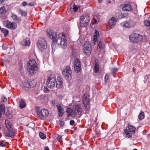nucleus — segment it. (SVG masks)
<instances>
[{"instance_id": "obj_1", "label": "nucleus", "mask_w": 150, "mask_h": 150, "mask_svg": "<svg viewBox=\"0 0 150 150\" xmlns=\"http://www.w3.org/2000/svg\"><path fill=\"white\" fill-rule=\"evenodd\" d=\"M36 63L35 60L33 59L30 60L28 63V70L29 73L33 75L36 73L38 69L36 65Z\"/></svg>"}, {"instance_id": "obj_2", "label": "nucleus", "mask_w": 150, "mask_h": 150, "mask_svg": "<svg viewBox=\"0 0 150 150\" xmlns=\"http://www.w3.org/2000/svg\"><path fill=\"white\" fill-rule=\"evenodd\" d=\"M67 41L66 37L63 33L61 36H59L57 39L55 43H57L59 47L62 48H65L67 46Z\"/></svg>"}, {"instance_id": "obj_3", "label": "nucleus", "mask_w": 150, "mask_h": 150, "mask_svg": "<svg viewBox=\"0 0 150 150\" xmlns=\"http://www.w3.org/2000/svg\"><path fill=\"white\" fill-rule=\"evenodd\" d=\"M90 18L88 14L83 15L79 18V24L81 27H86L89 23Z\"/></svg>"}, {"instance_id": "obj_4", "label": "nucleus", "mask_w": 150, "mask_h": 150, "mask_svg": "<svg viewBox=\"0 0 150 150\" xmlns=\"http://www.w3.org/2000/svg\"><path fill=\"white\" fill-rule=\"evenodd\" d=\"M129 38L131 42L136 43L142 41L143 36L137 33H133L129 36Z\"/></svg>"}, {"instance_id": "obj_5", "label": "nucleus", "mask_w": 150, "mask_h": 150, "mask_svg": "<svg viewBox=\"0 0 150 150\" xmlns=\"http://www.w3.org/2000/svg\"><path fill=\"white\" fill-rule=\"evenodd\" d=\"M47 35L52 40L53 43H54L57 39L59 36V34L52 30H49L47 32Z\"/></svg>"}, {"instance_id": "obj_6", "label": "nucleus", "mask_w": 150, "mask_h": 150, "mask_svg": "<svg viewBox=\"0 0 150 150\" xmlns=\"http://www.w3.org/2000/svg\"><path fill=\"white\" fill-rule=\"evenodd\" d=\"M56 82V77L54 75H50L48 77L47 85L50 88H53L55 85Z\"/></svg>"}, {"instance_id": "obj_7", "label": "nucleus", "mask_w": 150, "mask_h": 150, "mask_svg": "<svg viewBox=\"0 0 150 150\" xmlns=\"http://www.w3.org/2000/svg\"><path fill=\"white\" fill-rule=\"evenodd\" d=\"M4 26L9 29L14 30L17 27V24L15 22H11L8 20H6L4 22Z\"/></svg>"}, {"instance_id": "obj_8", "label": "nucleus", "mask_w": 150, "mask_h": 150, "mask_svg": "<svg viewBox=\"0 0 150 150\" xmlns=\"http://www.w3.org/2000/svg\"><path fill=\"white\" fill-rule=\"evenodd\" d=\"M71 73L70 68L67 66L63 71L62 74L65 79L69 80L71 79Z\"/></svg>"}, {"instance_id": "obj_9", "label": "nucleus", "mask_w": 150, "mask_h": 150, "mask_svg": "<svg viewBox=\"0 0 150 150\" xmlns=\"http://www.w3.org/2000/svg\"><path fill=\"white\" fill-rule=\"evenodd\" d=\"M81 62L78 58H76L74 61V69L75 72L79 73L81 70Z\"/></svg>"}, {"instance_id": "obj_10", "label": "nucleus", "mask_w": 150, "mask_h": 150, "mask_svg": "<svg viewBox=\"0 0 150 150\" xmlns=\"http://www.w3.org/2000/svg\"><path fill=\"white\" fill-rule=\"evenodd\" d=\"M37 45L39 49L42 51L47 47L46 41L44 39L41 38L38 41Z\"/></svg>"}, {"instance_id": "obj_11", "label": "nucleus", "mask_w": 150, "mask_h": 150, "mask_svg": "<svg viewBox=\"0 0 150 150\" xmlns=\"http://www.w3.org/2000/svg\"><path fill=\"white\" fill-rule=\"evenodd\" d=\"M37 113L38 116L41 119L47 117L49 114L48 111L45 109H42L40 111L37 110Z\"/></svg>"}, {"instance_id": "obj_12", "label": "nucleus", "mask_w": 150, "mask_h": 150, "mask_svg": "<svg viewBox=\"0 0 150 150\" xmlns=\"http://www.w3.org/2000/svg\"><path fill=\"white\" fill-rule=\"evenodd\" d=\"M91 46L88 42H85L83 46V49L85 53L87 55L90 54L91 50Z\"/></svg>"}, {"instance_id": "obj_13", "label": "nucleus", "mask_w": 150, "mask_h": 150, "mask_svg": "<svg viewBox=\"0 0 150 150\" xmlns=\"http://www.w3.org/2000/svg\"><path fill=\"white\" fill-rule=\"evenodd\" d=\"M15 134V130L13 129V128L8 129L7 132L5 133V135L6 136L11 138L13 137Z\"/></svg>"}, {"instance_id": "obj_14", "label": "nucleus", "mask_w": 150, "mask_h": 150, "mask_svg": "<svg viewBox=\"0 0 150 150\" xmlns=\"http://www.w3.org/2000/svg\"><path fill=\"white\" fill-rule=\"evenodd\" d=\"M121 25L123 27L131 28L134 26V23L133 21L130 20L128 21L125 22L124 23H122Z\"/></svg>"}, {"instance_id": "obj_15", "label": "nucleus", "mask_w": 150, "mask_h": 150, "mask_svg": "<svg viewBox=\"0 0 150 150\" xmlns=\"http://www.w3.org/2000/svg\"><path fill=\"white\" fill-rule=\"evenodd\" d=\"M117 21V19L115 18L112 17L108 21L109 26L111 27V28H113L115 25L116 22Z\"/></svg>"}, {"instance_id": "obj_16", "label": "nucleus", "mask_w": 150, "mask_h": 150, "mask_svg": "<svg viewBox=\"0 0 150 150\" xmlns=\"http://www.w3.org/2000/svg\"><path fill=\"white\" fill-rule=\"evenodd\" d=\"M67 117H69L70 116H72L73 115H77V112L76 111H74L70 108H67Z\"/></svg>"}, {"instance_id": "obj_17", "label": "nucleus", "mask_w": 150, "mask_h": 150, "mask_svg": "<svg viewBox=\"0 0 150 150\" xmlns=\"http://www.w3.org/2000/svg\"><path fill=\"white\" fill-rule=\"evenodd\" d=\"M99 37V33L98 31L95 30V32L94 33L93 42L94 45L96 44V42L97 41V39Z\"/></svg>"}, {"instance_id": "obj_18", "label": "nucleus", "mask_w": 150, "mask_h": 150, "mask_svg": "<svg viewBox=\"0 0 150 150\" xmlns=\"http://www.w3.org/2000/svg\"><path fill=\"white\" fill-rule=\"evenodd\" d=\"M35 85L36 84L34 83V81H31L25 83L24 84V86L27 88H30L34 87Z\"/></svg>"}, {"instance_id": "obj_19", "label": "nucleus", "mask_w": 150, "mask_h": 150, "mask_svg": "<svg viewBox=\"0 0 150 150\" xmlns=\"http://www.w3.org/2000/svg\"><path fill=\"white\" fill-rule=\"evenodd\" d=\"M83 103L85 106L88 104L90 101L89 100V97L87 95H84L83 99Z\"/></svg>"}, {"instance_id": "obj_20", "label": "nucleus", "mask_w": 150, "mask_h": 150, "mask_svg": "<svg viewBox=\"0 0 150 150\" xmlns=\"http://www.w3.org/2000/svg\"><path fill=\"white\" fill-rule=\"evenodd\" d=\"M131 6L129 4H125L122 8L123 11H130L131 10Z\"/></svg>"}, {"instance_id": "obj_21", "label": "nucleus", "mask_w": 150, "mask_h": 150, "mask_svg": "<svg viewBox=\"0 0 150 150\" xmlns=\"http://www.w3.org/2000/svg\"><path fill=\"white\" fill-rule=\"evenodd\" d=\"M57 107L58 111L59 112V116L60 117L62 116L64 113V110L61 107V106L57 105Z\"/></svg>"}, {"instance_id": "obj_22", "label": "nucleus", "mask_w": 150, "mask_h": 150, "mask_svg": "<svg viewBox=\"0 0 150 150\" xmlns=\"http://www.w3.org/2000/svg\"><path fill=\"white\" fill-rule=\"evenodd\" d=\"M74 111H76L77 113L80 114L82 111V109L80 105H75Z\"/></svg>"}, {"instance_id": "obj_23", "label": "nucleus", "mask_w": 150, "mask_h": 150, "mask_svg": "<svg viewBox=\"0 0 150 150\" xmlns=\"http://www.w3.org/2000/svg\"><path fill=\"white\" fill-rule=\"evenodd\" d=\"M30 43V41L29 38H26L21 42V44L22 45L25 46L29 45Z\"/></svg>"}, {"instance_id": "obj_24", "label": "nucleus", "mask_w": 150, "mask_h": 150, "mask_svg": "<svg viewBox=\"0 0 150 150\" xmlns=\"http://www.w3.org/2000/svg\"><path fill=\"white\" fill-rule=\"evenodd\" d=\"M5 112V106L2 104L0 105V117H1L2 114H4Z\"/></svg>"}, {"instance_id": "obj_25", "label": "nucleus", "mask_w": 150, "mask_h": 150, "mask_svg": "<svg viewBox=\"0 0 150 150\" xmlns=\"http://www.w3.org/2000/svg\"><path fill=\"white\" fill-rule=\"evenodd\" d=\"M99 65L98 62H95L94 66V71L95 73H97L99 71Z\"/></svg>"}, {"instance_id": "obj_26", "label": "nucleus", "mask_w": 150, "mask_h": 150, "mask_svg": "<svg viewBox=\"0 0 150 150\" xmlns=\"http://www.w3.org/2000/svg\"><path fill=\"white\" fill-rule=\"evenodd\" d=\"M19 105V107L21 109L24 108L26 106V103L23 99H21L20 101Z\"/></svg>"}, {"instance_id": "obj_27", "label": "nucleus", "mask_w": 150, "mask_h": 150, "mask_svg": "<svg viewBox=\"0 0 150 150\" xmlns=\"http://www.w3.org/2000/svg\"><path fill=\"white\" fill-rule=\"evenodd\" d=\"M104 47V44L101 41H100L98 43L97 49L99 51H100L102 50V49Z\"/></svg>"}, {"instance_id": "obj_28", "label": "nucleus", "mask_w": 150, "mask_h": 150, "mask_svg": "<svg viewBox=\"0 0 150 150\" xmlns=\"http://www.w3.org/2000/svg\"><path fill=\"white\" fill-rule=\"evenodd\" d=\"M5 122L6 126L8 129L12 128L11 127L12 125L8 120H6L5 121Z\"/></svg>"}, {"instance_id": "obj_29", "label": "nucleus", "mask_w": 150, "mask_h": 150, "mask_svg": "<svg viewBox=\"0 0 150 150\" xmlns=\"http://www.w3.org/2000/svg\"><path fill=\"white\" fill-rule=\"evenodd\" d=\"M128 127L129 129L130 132L133 134L135 133V130L136 129L135 127L130 125H128Z\"/></svg>"}, {"instance_id": "obj_30", "label": "nucleus", "mask_w": 150, "mask_h": 150, "mask_svg": "<svg viewBox=\"0 0 150 150\" xmlns=\"http://www.w3.org/2000/svg\"><path fill=\"white\" fill-rule=\"evenodd\" d=\"M145 25L147 28H150V18L145 21L144 22Z\"/></svg>"}, {"instance_id": "obj_31", "label": "nucleus", "mask_w": 150, "mask_h": 150, "mask_svg": "<svg viewBox=\"0 0 150 150\" xmlns=\"http://www.w3.org/2000/svg\"><path fill=\"white\" fill-rule=\"evenodd\" d=\"M18 11L22 16L25 17L27 16V13L25 11L21 9H19Z\"/></svg>"}, {"instance_id": "obj_32", "label": "nucleus", "mask_w": 150, "mask_h": 150, "mask_svg": "<svg viewBox=\"0 0 150 150\" xmlns=\"http://www.w3.org/2000/svg\"><path fill=\"white\" fill-rule=\"evenodd\" d=\"M1 30L4 33L5 37H6L8 33V30L6 28H2L1 29Z\"/></svg>"}, {"instance_id": "obj_33", "label": "nucleus", "mask_w": 150, "mask_h": 150, "mask_svg": "<svg viewBox=\"0 0 150 150\" xmlns=\"http://www.w3.org/2000/svg\"><path fill=\"white\" fill-rule=\"evenodd\" d=\"M145 117L144 113L143 112L140 111L139 115L138 116V118L139 120H142Z\"/></svg>"}, {"instance_id": "obj_34", "label": "nucleus", "mask_w": 150, "mask_h": 150, "mask_svg": "<svg viewBox=\"0 0 150 150\" xmlns=\"http://www.w3.org/2000/svg\"><path fill=\"white\" fill-rule=\"evenodd\" d=\"M11 17L14 20L18 22H19L21 21L20 18L17 17V15L16 14H13Z\"/></svg>"}, {"instance_id": "obj_35", "label": "nucleus", "mask_w": 150, "mask_h": 150, "mask_svg": "<svg viewBox=\"0 0 150 150\" xmlns=\"http://www.w3.org/2000/svg\"><path fill=\"white\" fill-rule=\"evenodd\" d=\"M6 10L5 7L3 6L0 8V14H3L5 13Z\"/></svg>"}, {"instance_id": "obj_36", "label": "nucleus", "mask_w": 150, "mask_h": 150, "mask_svg": "<svg viewBox=\"0 0 150 150\" xmlns=\"http://www.w3.org/2000/svg\"><path fill=\"white\" fill-rule=\"evenodd\" d=\"M124 132L126 133V136L128 138L132 137V134L129 132V131L127 129H125Z\"/></svg>"}, {"instance_id": "obj_37", "label": "nucleus", "mask_w": 150, "mask_h": 150, "mask_svg": "<svg viewBox=\"0 0 150 150\" xmlns=\"http://www.w3.org/2000/svg\"><path fill=\"white\" fill-rule=\"evenodd\" d=\"M62 83H62V82L57 81L56 83V87L58 88H61L63 86Z\"/></svg>"}, {"instance_id": "obj_38", "label": "nucleus", "mask_w": 150, "mask_h": 150, "mask_svg": "<svg viewBox=\"0 0 150 150\" xmlns=\"http://www.w3.org/2000/svg\"><path fill=\"white\" fill-rule=\"evenodd\" d=\"M39 135L40 138L43 139H45L46 138V136L42 132H40Z\"/></svg>"}, {"instance_id": "obj_39", "label": "nucleus", "mask_w": 150, "mask_h": 150, "mask_svg": "<svg viewBox=\"0 0 150 150\" xmlns=\"http://www.w3.org/2000/svg\"><path fill=\"white\" fill-rule=\"evenodd\" d=\"M97 18V17H95L93 18V19L92 20V23L93 24H95L98 23V22L99 21V20H96V18Z\"/></svg>"}, {"instance_id": "obj_40", "label": "nucleus", "mask_w": 150, "mask_h": 150, "mask_svg": "<svg viewBox=\"0 0 150 150\" xmlns=\"http://www.w3.org/2000/svg\"><path fill=\"white\" fill-rule=\"evenodd\" d=\"M62 137L60 135H59L57 137V139L58 140V141L60 142V143H62Z\"/></svg>"}, {"instance_id": "obj_41", "label": "nucleus", "mask_w": 150, "mask_h": 150, "mask_svg": "<svg viewBox=\"0 0 150 150\" xmlns=\"http://www.w3.org/2000/svg\"><path fill=\"white\" fill-rule=\"evenodd\" d=\"M118 71V69L116 68H114L112 70V74H115Z\"/></svg>"}, {"instance_id": "obj_42", "label": "nucleus", "mask_w": 150, "mask_h": 150, "mask_svg": "<svg viewBox=\"0 0 150 150\" xmlns=\"http://www.w3.org/2000/svg\"><path fill=\"white\" fill-rule=\"evenodd\" d=\"M57 81L61 82H62V83H63L62 78L60 76H58L57 77Z\"/></svg>"}, {"instance_id": "obj_43", "label": "nucleus", "mask_w": 150, "mask_h": 150, "mask_svg": "<svg viewBox=\"0 0 150 150\" xmlns=\"http://www.w3.org/2000/svg\"><path fill=\"white\" fill-rule=\"evenodd\" d=\"M4 141H1V143L0 144V146L3 147H5L6 146V145L5 144H3Z\"/></svg>"}, {"instance_id": "obj_44", "label": "nucleus", "mask_w": 150, "mask_h": 150, "mask_svg": "<svg viewBox=\"0 0 150 150\" xmlns=\"http://www.w3.org/2000/svg\"><path fill=\"white\" fill-rule=\"evenodd\" d=\"M35 5L34 3L33 2H31L28 4V5L29 6H32Z\"/></svg>"}, {"instance_id": "obj_45", "label": "nucleus", "mask_w": 150, "mask_h": 150, "mask_svg": "<svg viewBox=\"0 0 150 150\" xmlns=\"http://www.w3.org/2000/svg\"><path fill=\"white\" fill-rule=\"evenodd\" d=\"M109 78L108 75L106 74L105 76V81L106 82Z\"/></svg>"}, {"instance_id": "obj_46", "label": "nucleus", "mask_w": 150, "mask_h": 150, "mask_svg": "<svg viewBox=\"0 0 150 150\" xmlns=\"http://www.w3.org/2000/svg\"><path fill=\"white\" fill-rule=\"evenodd\" d=\"M78 9V8L77 7L74 6L73 8V10L74 12L76 11Z\"/></svg>"}, {"instance_id": "obj_47", "label": "nucleus", "mask_w": 150, "mask_h": 150, "mask_svg": "<svg viewBox=\"0 0 150 150\" xmlns=\"http://www.w3.org/2000/svg\"><path fill=\"white\" fill-rule=\"evenodd\" d=\"M3 102H5L7 100V98L4 97L3 96L2 98Z\"/></svg>"}, {"instance_id": "obj_48", "label": "nucleus", "mask_w": 150, "mask_h": 150, "mask_svg": "<svg viewBox=\"0 0 150 150\" xmlns=\"http://www.w3.org/2000/svg\"><path fill=\"white\" fill-rule=\"evenodd\" d=\"M70 124L71 125H73L74 124V121L73 120H71L70 121Z\"/></svg>"}, {"instance_id": "obj_49", "label": "nucleus", "mask_w": 150, "mask_h": 150, "mask_svg": "<svg viewBox=\"0 0 150 150\" xmlns=\"http://www.w3.org/2000/svg\"><path fill=\"white\" fill-rule=\"evenodd\" d=\"M27 3L26 1H23L22 2V5L24 6H25L27 5Z\"/></svg>"}, {"instance_id": "obj_50", "label": "nucleus", "mask_w": 150, "mask_h": 150, "mask_svg": "<svg viewBox=\"0 0 150 150\" xmlns=\"http://www.w3.org/2000/svg\"><path fill=\"white\" fill-rule=\"evenodd\" d=\"M60 125L63 126L64 125V123L63 121H60Z\"/></svg>"}, {"instance_id": "obj_51", "label": "nucleus", "mask_w": 150, "mask_h": 150, "mask_svg": "<svg viewBox=\"0 0 150 150\" xmlns=\"http://www.w3.org/2000/svg\"><path fill=\"white\" fill-rule=\"evenodd\" d=\"M45 150H49V149L48 146H46L44 147Z\"/></svg>"}, {"instance_id": "obj_52", "label": "nucleus", "mask_w": 150, "mask_h": 150, "mask_svg": "<svg viewBox=\"0 0 150 150\" xmlns=\"http://www.w3.org/2000/svg\"><path fill=\"white\" fill-rule=\"evenodd\" d=\"M146 133V130H144L143 131V134H145Z\"/></svg>"}, {"instance_id": "obj_53", "label": "nucleus", "mask_w": 150, "mask_h": 150, "mask_svg": "<svg viewBox=\"0 0 150 150\" xmlns=\"http://www.w3.org/2000/svg\"><path fill=\"white\" fill-rule=\"evenodd\" d=\"M5 0H0V4L4 2Z\"/></svg>"}, {"instance_id": "obj_54", "label": "nucleus", "mask_w": 150, "mask_h": 150, "mask_svg": "<svg viewBox=\"0 0 150 150\" xmlns=\"http://www.w3.org/2000/svg\"><path fill=\"white\" fill-rule=\"evenodd\" d=\"M136 70V69H135L134 67L132 69V71L133 72H135Z\"/></svg>"}, {"instance_id": "obj_55", "label": "nucleus", "mask_w": 150, "mask_h": 150, "mask_svg": "<svg viewBox=\"0 0 150 150\" xmlns=\"http://www.w3.org/2000/svg\"><path fill=\"white\" fill-rule=\"evenodd\" d=\"M77 129V127H74V130H76Z\"/></svg>"}, {"instance_id": "obj_56", "label": "nucleus", "mask_w": 150, "mask_h": 150, "mask_svg": "<svg viewBox=\"0 0 150 150\" xmlns=\"http://www.w3.org/2000/svg\"><path fill=\"white\" fill-rule=\"evenodd\" d=\"M98 0V1L99 2V3H100L102 1V0Z\"/></svg>"}, {"instance_id": "obj_57", "label": "nucleus", "mask_w": 150, "mask_h": 150, "mask_svg": "<svg viewBox=\"0 0 150 150\" xmlns=\"http://www.w3.org/2000/svg\"><path fill=\"white\" fill-rule=\"evenodd\" d=\"M1 66H4V65L3 64V63H2L1 64Z\"/></svg>"}, {"instance_id": "obj_58", "label": "nucleus", "mask_w": 150, "mask_h": 150, "mask_svg": "<svg viewBox=\"0 0 150 150\" xmlns=\"http://www.w3.org/2000/svg\"><path fill=\"white\" fill-rule=\"evenodd\" d=\"M133 150H137V149H134Z\"/></svg>"}, {"instance_id": "obj_59", "label": "nucleus", "mask_w": 150, "mask_h": 150, "mask_svg": "<svg viewBox=\"0 0 150 150\" xmlns=\"http://www.w3.org/2000/svg\"><path fill=\"white\" fill-rule=\"evenodd\" d=\"M115 1V0H112V1Z\"/></svg>"}, {"instance_id": "obj_60", "label": "nucleus", "mask_w": 150, "mask_h": 150, "mask_svg": "<svg viewBox=\"0 0 150 150\" xmlns=\"http://www.w3.org/2000/svg\"><path fill=\"white\" fill-rule=\"evenodd\" d=\"M1 27L0 26V29H1Z\"/></svg>"}]
</instances>
